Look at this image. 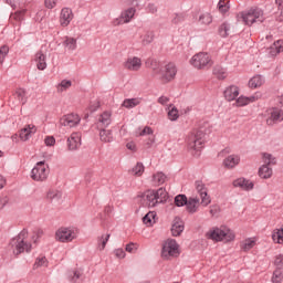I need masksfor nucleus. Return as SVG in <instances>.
<instances>
[{"instance_id": "2", "label": "nucleus", "mask_w": 283, "mask_h": 283, "mask_svg": "<svg viewBox=\"0 0 283 283\" xmlns=\"http://www.w3.org/2000/svg\"><path fill=\"white\" fill-rule=\"evenodd\" d=\"M167 201V190L159 188L158 190H148L144 195L146 207H156L160 202Z\"/></svg>"}, {"instance_id": "40", "label": "nucleus", "mask_w": 283, "mask_h": 283, "mask_svg": "<svg viewBox=\"0 0 283 283\" xmlns=\"http://www.w3.org/2000/svg\"><path fill=\"white\" fill-rule=\"evenodd\" d=\"M98 123H101L102 125H104V127H107V125H109L112 123V113L111 112H104L99 118H98Z\"/></svg>"}, {"instance_id": "62", "label": "nucleus", "mask_w": 283, "mask_h": 283, "mask_svg": "<svg viewBox=\"0 0 283 283\" xmlns=\"http://www.w3.org/2000/svg\"><path fill=\"white\" fill-rule=\"evenodd\" d=\"M140 1L143 0H127V3H129V6H133V8H138V6H140Z\"/></svg>"}, {"instance_id": "13", "label": "nucleus", "mask_w": 283, "mask_h": 283, "mask_svg": "<svg viewBox=\"0 0 283 283\" xmlns=\"http://www.w3.org/2000/svg\"><path fill=\"white\" fill-rule=\"evenodd\" d=\"M76 238V233L67 228H60L55 233L59 242H72Z\"/></svg>"}, {"instance_id": "24", "label": "nucleus", "mask_w": 283, "mask_h": 283, "mask_svg": "<svg viewBox=\"0 0 283 283\" xmlns=\"http://www.w3.org/2000/svg\"><path fill=\"white\" fill-rule=\"evenodd\" d=\"M168 180L169 177L163 171H158L153 175V185L155 187H160V185H165Z\"/></svg>"}, {"instance_id": "32", "label": "nucleus", "mask_w": 283, "mask_h": 283, "mask_svg": "<svg viewBox=\"0 0 283 283\" xmlns=\"http://www.w3.org/2000/svg\"><path fill=\"white\" fill-rule=\"evenodd\" d=\"M263 84H264V78H262V75H255L249 81V87H251V90L262 87Z\"/></svg>"}, {"instance_id": "51", "label": "nucleus", "mask_w": 283, "mask_h": 283, "mask_svg": "<svg viewBox=\"0 0 283 283\" xmlns=\"http://www.w3.org/2000/svg\"><path fill=\"white\" fill-rule=\"evenodd\" d=\"M8 52H10V48H8V45H2L0 48V64H2L6 56H8Z\"/></svg>"}, {"instance_id": "30", "label": "nucleus", "mask_w": 283, "mask_h": 283, "mask_svg": "<svg viewBox=\"0 0 283 283\" xmlns=\"http://www.w3.org/2000/svg\"><path fill=\"white\" fill-rule=\"evenodd\" d=\"M35 62L38 70L43 71L45 67H48V63L45 62V54H43L41 51L35 54Z\"/></svg>"}, {"instance_id": "45", "label": "nucleus", "mask_w": 283, "mask_h": 283, "mask_svg": "<svg viewBox=\"0 0 283 283\" xmlns=\"http://www.w3.org/2000/svg\"><path fill=\"white\" fill-rule=\"evenodd\" d=\"M72 87V81L70 80H63L57 86L56 90L61 94L65 92L66 90H70Z\"/></svg>"}, {"instance_id": "47", "label": "nucleus", "mask_w": 283, "mask_h": 283, "mask_svg": "<svg viewBox=\"0 0 283 283\" xmlns=\"http://www.w3.org/2000/svg\"><path fill=\"white\" fill-rule=\"evenodd\" d=\"M111 234L102 235L98 238V249L103 251L105 247H107V242H109Z\"/></svg>"}, {"instance_id": "22", "label": "nucleus", "mask_w": 283, "mask_h": 283, "mask_svg": "<svg viewBox=\"0 0 283 283\" xmlns=\"http://www.w3.org/2000/svg\"><path fill=\"white\" fill-rule=\"evenodd\" d=\"M240 96V88L235 85H231L224 91V98L229 102L235 101V97Z\"/></svg>"}, {"instance_id": "17", "label": "nucleus", "mask_w": 283, "mask_h": 283, "mask_svg": "<svg viewBox=\"0 0 283 283\" xmlns=\"http://www.w3.org/2000/svg\"><path fill=\"white\" fill-rule=\"evenodd\" d=\"M124 67L128 72H138L143 67V60L138 56L128 57L126 63H124Z\"/></svg>"}, {"instance_id": "57", "label": "nucleus", "mask_w": 283, "mask_h": 283, "mask_svg": "<svg viewBox=\"0 0 283 283\" xmlns=\"http://www.w3.org/2000/svg\"><path fill=\"white\" fill-rule=\"evenodd\" d=\"M44 143L46 147H53V145L56 144V139L52 136H49L44 139Z\"/></svg>"}, {"instance_id": "26", "label": "nucleus", "mask_w": 283, "mask_h": 283, "mask_svg": "<svg viewBox=\"0 0 283 283\" xmlns=\"http://www.w3.org/2000/svg\"><path fill=\"white\" fill-rule=\"evenodd\" d=\"M259 98H260V96H258V95H253V96H250V97L240 96L235 101V106L237 107H244V105H249V103H255V101H258Z\"/></svg>"}, {"instance_id": "25", "label": "nucleus", "mask_w": 283, "mask_h": 283, "mask_svg": "<svg viewBox=\"0 0 283 283\" xmlns=\"http://www.w3.org/2000/svg\"><path fill=\"white\" fill-rule=\"evenodd\" d=\"M199 207H200V199L198 198H189L186 201V209L188 213H196Z\"/></svg>"}, {"instance_id": "14", "label": "nucleus", "mask_w": 283, "mask_h": 283, "mask_svg": "<svg viewBox=\"0 0 283 283\" xmlns=\"http://www.w3.org/2000/svg\"><path fill=\"white\" fill-rule=\"evenodd\" d=\"M78 123H81V116L74 113L64 115L60 119V125H62V127H76Z\"/></svg>"}, {"instance_id": "60", "label": "nucleus", "mask_w": 283, "mask_h": 283, "mask_svg": "<svg viewBox=\"0 0 283 283\" xmlns=\"http://www.w3.org/2000/svg\"><path fill=\"white\" fill-rule=\"evenodd\" d=\"M115 255H116V258H119L120 260H123V258H125V250L116 249L115 250Z\"/></svg>"}, {"instance_id": "56", "label": "nucleus", "mask_w": 283, "mask_h": 283, "mask_svg": "<svg viewBox=\"0 0 283 283\" xmlns=\"http://www.w3.org/2000/svg\"><path fill=\"white\" fill-rule=\"evenodd\" d=\"M126 251L128 253H136V251H138V245L136 243H128L126 245Z\"/></svg>"}, {"instance_id": "7", "label": "nucleus", "mask_w": 283, "mask_h": 283, "mask_svg": "<svg viewBox=\"0 0 283 283\" xmlns=\"http://www.w3.org/2000/svg\"><path fill=\"white\" fill-rule=\"evenodd\" d=\"M48 176H50V167L45 165V161H39L31 171V178L36 182L48 180Z\"/></svg>"}, {"instance_id": "18", "label": "nucleus", "mask_w": 283, "mask_h": 283, "mask_svg": "<svg viewBox=\"0 0 283 283\" xmlns=\"http://www.w3.org/2000/svg\"><path fill=\"white\" fill-rule=\"evenodd\" d=\"M72 19H74L72 9L63 8L60 13V25H62V28H67L70 23H72Z\"/></svg>"}, {"instance_id": "49", "label": "nucleus", "mask_w": 283, "mask_h": 283, "mask_svg": "<svg viewBox=\"0 0 283 283\" xmlns=\"http://www.w3.org/2000/svg\"><path fill=\"white\" fill-rule=\"evenodd\" d=\"M41 266H48V259L45 256H39L33 264V269H41Z\"/></svg>"}, {"instance_id": "5", "label": "nucleus", "mask_w": 283, "mask_h": 283, "mask_svg": "<svg viewBox=\"0 0 283 283\" xmlns=\"http://www.w3.org/2000/svg\"><path fill=\"white\" fill-rule=\"evenodd\" d=\"M241 19L245 25H253L256 21H264V11L258 7L249 9L247 12L241 13Z\"/></svg>"}, {"instance_id": "39", "label": "nucleus", "mask_w": 283, "mask_h": 283, "mask_svg": "<svg viewBox=\"0 0 283 283\" xmlns=\"http://www.w3.org/2000/svg\"><path fill=\"white\" fill-rule=\"evenodd\" d=\"M218 10L221 14H227V12L231 10V4H229V0H219Z\"/></svg>"}, {"instance_id": "55", "label": "nucleus", "mask_w": 283, "mask_h": 283, "mask_svg": "<svg viewBox=\"0 0 283 283\" xmlns=\"http://www.w3.org/2000/svg\"><path fill=\"white\" fill-rule=\"evenodd\" d=\"M146 10L150 14H156V12H158V6H156V3H154V2H150L147 4Z\"/></svg>"}, {"instance_id": "43", "label": "nucleus", "mask_w": 283, "mask_h": 283, "mask_svg": "<svg viewBox=\"0 0 283 283\" xmlns=\"http://www.w3.org/2000/svg\"><path fill=\"white\" fill-rule=\"evenodd\" d=\"M213 74L219 81H224V78H227V71H224L222 66H214Z\"/></svg>"}, {"instance_id": "20", "label": "nucleus", "mask_w": 283, "mask_h": 283, "mask_svg": "<svg viewBox=\"0 0 283 283\" xmlns=\"http://www.w3.org/2000/svg\"><path fill=\"white\" fill-rule=\"evenodd\" d=\"M182 231H185V222L181 218L176 217L171 227V233L175 238H178Z\"/></svg>"}, {"instance_id": "16", "label": "nucleus", "mask_w": 283, "mask_h": 283, "mask_svg": "<svg viewBox=\"0 0 283 283\" xmlns=\"http://www.w3.org/2000/svg\"><path fill=\"white\" fill-rule=\"evenodd\" d=\"M195 185L196 190L201 198V205H203V207L211 205V197H209V195L207 193V187H205V184L202 181H196Z\"/></svg>"}, {"instance_id": "46", "label": "nucleus", "mask_w": 283, "mask_h": 283, "mask_svg": "<svg viewBox=\"0 0 283 283\" xmlns=\"http://www.w3.org/2000/svg\"><path fill=\"white\" fill-rule=\"evenodd\" d=\"M272 240L277 244H283V227L272 234Z\"/></svg>"}, {"instance_id": "31", "label": "nucleus", "mask_w": 283, "mask_h": 283, "mask_svg": "<svg viewBox=\"0 0 283 283\" xmlns=\"http://www.w3.org/2000/svg\"><path fill=\"white\" fill-rule=\"evenodd\" d=\"M198 23L200 25H210V23H213V15L209 12L201 13L199 15Z\"/></svg>"}, {"instance_id": "41", "label": "nucleus", "mask_w": 283, "mask_h": 283, "mask_svg": "<svg viewBox=\"0 0 283 283\" xmlns=\"http://www.w3.org/2000/svg\"><path fill=\"white\" fill-rule=\"evenodd\" d=\"M99 138L102 143H112L114 137L112 136V130L102 129L99 132Z\"/></svg>"}, {"instance_id": "36", "label": "nucleus", "mask_w": 283, "mask_h": 283, "mask_svg": "<svg viewBox=\"0 0 283 283\" xmlns=\"http://www.w3.org/2000/svg\"><path fill=\"white\" fill-rule=\"evenodd\" d=\"M81 277H83V272L78 270H72L69 272V280L73 283H81Z\"/></svg>"}, {"instance_id": "4", "label": "nucleus", "mask_w": 283, "mask_h": 283, "mask_svg": "<svg viewBox=\"0 0 283 283\" xmlns=\"http://www.w3.org/2000/svg\"><path fill=\"white\" fill-rule=\"evenodd\" d=\"M208 238L216 242H231L235 240V234L229 228L221 227L208 232Z\"/></svg>"}, {"instance_id": "19", "label": "nucleus", "mask_w": 283, "mask_h": 283, "mask_svg": "<svg viewBox=\"0 0 283 283\" xmlns=\"http://www.w3.org/2000/svg\"><path fill=\"white\" fill-rule=\"evenodd\" d=\"M81 133H72L67 138V147L71 151H76L81 147Z\"/></svg>"}, {"instance_id": "28", "label": "nucleus", "mask_w": 283, "mask_h": 283, "mask_svg": "<svg viewBox=\"0 0 283 283\" xmlns=\"http://www.w3.org/2000/svg\"><path fill=\"white\" fill-rule=\"evenodd\" d=\"M240 164V157L235 155H230L223 160V165L227 169H233L237 165Z\"/></svg>"}, {"instance_id": "21", "label": "nucleus", "mask_w": 283, "mask_h": 283, "mask_svg": "<svg viewBox=\"0 0 283 283\" xmlns=\"http://www.w3.org/2000/svg\"><path fill=\"white\" fill-rule=\"evenodd\" d=\"M31 134H36V126H34V124H29L24 126V128L20 130L19 136H20V139L25 142L30 139Z\"/></svg>"}, {"instance_id": "10", "label": "nucleus", "mask_w": 283, "mask_h": 283, "mask_svg": "<svg viewBox=\"0 0 283 283\" xmlns=\"http://www.w3.org/2000/svg\"><path fill=\"white\" fill-rule=\"evenodd\" d=\"M159 74V80L161 83H171V81L176 78V74H178V69L176 67V64L168 63L164 66V69H161Z\"/></svg>"}, {"instance_id": "35", "label": "nucleus", "mask_w": 283, "mask_h": 283, "mask_svg": "<svg viewBox=\"0 0 283 283\" xmlns=\"http://www.w3.org/2000/svg\"><path fill=\"white\" fill-rule=\"evenodd\" d=\"M240 247L242 251H245V252L251 251V249L255 247V239L253 238L245 239L240 243Z\"/></svg>"}, {"instance_id": "59", "label": "nucleus", "mask_w": 283, "mask_h": 283, "mask_svg": "<svg viewBox=\"0 0 283 283\" xmlns=\"http://www.w3.org/2000/svg\"><path fill=\"white\" fill-rule=\"evenodd\" d=\"M149 134H154V130H151V127L146 126L142 132H139L138 136H147Z\"/></svg>"}, {"instance_id": "11", "label": "nucleus", "mask_w": 283, "mask_h": 283, "mask_svg": "<svg viewBox=\"0 0 283 283\" xmlns=\"http://www.w3.org/2000/svg\"><path fill=\"white\" fill-rule=\"evenodd\" d=\"M25 14H28V7H17L15 11L10 14L9 22L11 25L21 28V23L25 21Z\"/></svg>"}, {"instance_id": "29", "label": "nucleus", "mask_w": 283, "mask_h": 283, "mask_svg": "<svg viewBox=\"0 0 283 283\" xmlns=\"http://www.w3.org/2000/svg\"><path fill=\"white\" fill-rule=\"evenodd\" d=\"M143 99L140 97H135V98H126L122 106L126 107V109H133V107H138Z\"/></svg>"}, {"instance_id": "34", "label": "nucleus", "mask_w": 283, "mask_h": 283, "mask_svg": "<svg viewBox=\"0 0 283 283\" xmlns=\"http://www.w3.org/2000/svg\"><path fill=\"white\" fill-rule=\"evenodd\" d=\"M146 64L148 67H150L155 76H158V74H160L163 69H160V63L158 61L148 60Z\"/></svg>"}, {"instance_id": "53", "label": "nucleus", "mask_w": 283, "mask_h": 283, "mask_svg": "<svg viewBox=\"0 0 283 283\" xmlns=\"http://www.w3.org/2000/svg\"><path fill=\"white\" fill-rule=\"evenodd\" d=\"M49 200H59L61 198V191L59 190H50L46 195Z\"/></svg>"}, {"instance_id": "15", "label": "nucleus", "mask_w": 283, "mask_h": 283, "mask_svg": "<svg viewBox=\"0 0 283 283\" xmlns=\"http://www.w3.org/2000/svg\"><path fill=\"white\" fill-rule=\"evenodd\" d=\"M269 117L266 118V125H275V123H282L283 120V109L271 108L268 111Z\"/></svg>"}, {"instance_id": "1", "label": "nucleus", "mask_w": 283, "mask_h": 283, "mask_svg": "<svg viewBox=\"0 0 283 283\" xmlns=\"http://www.w3.org/2000/svg\"><path fill=\"white\" fill-rule=\"evenodd\" d=\"M10 247L13 254L21 255V253H30L32 251V242L27 229H23L15 238L10 241Z\"/></svg>"}, {"instance_id": "6", "label": "nucleus", "mask_w": 283, "mask_h": 283, "mask_svg": "<svg viewBox=\"0 0 283 283\" xmlns=\"http://www.w3.org/2000/svg\"><path fill=\"white\" fill-rule=\"evenodd\" d=\"M180 255V245L174 239L165 241L161 250V258L164 260H171V258H178Z\"/></svg>"}, {"instance_id": "3", "label": "nucleus", "mask_w": 283, "mask_h": 283, "mask_svg": "<svg viewBox=\"0 0 283 283\" xmlns=\"http://www.w3.org/2000/svg\"><path fill=\"white\" fill-rule=\"evenodd\" d=\"M188 149L192 151H200L205 147V130L202 129H193L188 135Z\"/></svg>"}, {"instance_id": "50", "label": "nucleus", "mask_w": 283, "mask_h": 283, "mask_svg": "<svg viewBox=\"0 0 283 283\" xmlns=\"http://www.w3.org/2000/svg\"><path fill=\"white\" fill-rule=\"evenodd\" d=\"M64 46L69 50H74L76 48V39L74 38H64Z\"/></svg>"}, {"instance_id": "64", "label": "nucleus", "mask_w": 283, "mask_h": 283, "mask_svg": "<svg viewBox=\"0 0 283 283\" xmlns=\"http://www.w3.org/2000/svg\"><path fill=\"white\" fill-rule=\"evenodd\" d=\"M126 147L130 151H136V144L134 142H129L128 144H126Z\"/></svg>"}, {"instance_id": "44", "label": "nucleus", "mask_w": 283, "mask_h": 283, "mask_svg": "<svg viewBox=\"0 0 283 283\" xmlns=\"http://www.w3.org/2000/svg\"><path fill=\"white\" fill-rule=\"evenodd\" d=\"M133 176H143L145 174V166L143 163H137L136 166L130 170Z\"/></svg>"}, {"instance_id": "27", "label": "nucleus", "mask_w": 283, "mask_h": 283, "mask_svg": "<svg viewBox=\"0 0 283 283\" xmlns=\"http://www.w3.org/2000/svg\"><path fill=\"white\" fill-rule=\"evenodd\" d=\"M283 52V41H275L269 49L270 56H277V54Z\"/></svg>"}, {"instance_id": "12", "label": "nucleus", "mask_w": 283, "mask_h": 283, "mask_svg": "<svg viewBox=\"0 0 283 283\" xmlns=\"http://www.w3.org/2000/svg\"><path fill=\"white\" fill-rule=\"evenodd\" d=\"M135 15L136 8L130 7L124 10L118 18L113 20V25H124V23H129Z\"/></svg>"}, {"instance_id": "33", "label": "nucleus", "mask_w": 283, "mask_h": 283, "mask_svg": "<svg viewBox=\"0 0 283 283\" xmlns=\"http://www.w3.org/2000/svg\"><path fill=\"white\" fill-rule=\"evenodd\" d=\"M15 98L22 103V105H25L28 103V92L25 88H17L14 92Z\"/></svg>"}, {"instance_id": "58", "label": "nucleus", "mask_w": 283, "mask_h": 283, "mask_svg": "<svg viewBox=\"0 0 283 283\" xmlns=\"http://www.w3.org/2000/svg\"><path fill=\"white\" fill-rule=\"evenodd\" d=\"M44 6L49 10H52V8H56V0H44Z\"/></svg>"}, {"instance_id": "9", "label": "nucleus", "mask_w": 283, "mask_h": 283, "mask_svg": "<svg viewBox=\"0 0 283 283\" xmlns=\"http://www.w3.org/2000/svg\"><path fill=\"white\" fill-rule=\"evenodd\" d=\"M262 157H263V163H265V165H263L259 169V176H260V178H263L264 180H266V179L271 178V176H273V169L269 166L275 165V159L273 158V156L271 154H266V153H263Z\"/></svg>"}, {"instance_id": "8", "label": "nucleus", "mask_w": 283, "mask_h": 283, "mask_svg": "<svg viewBox=\"0 0 283 283\" xmlns=\"http://www.w3.org/2000/svg\"><path fill=\"white\" fill-rule=\"evenodd\" d=\"M190 63L197 70H202L203 67H211V65H213V61L211 60V56H209V53H206V52H199L195 54L190 60Z\"/></svg>"}, {"instance_id": "37", "label": "nucleus", "mask_w": 283, "mask_h": 283, "mask_svg": "<svg viewBox=\"0 0 283 283\" xmlns=\"http://www.w3.org/2000/svg\"><path fill=\"white\" fill-rule=\"evenodd\" d=\"M7 3L17 10V8H28V0H7Z\"/></svg>"}, {"instance_id": "52", "label": "nucleus", "mask_w": 283, "mask_h": 283, "mask_svg": "<svg viewBox=\"0 0 283 283\" xmlns=\"http://www.w3.org/2000/svg\"><path fill=\"white\" fill-rule=\"evenodd\" d=\"M283 280L282 270H275L272 276L273 283H281Z\"/></svg>"}, {"instance_id": "42", "label": "nucleus", "mask_w": 283, "mask_h": 283, "mask_svg": "<svg viewBox=\"0 0 283 283\" xmlns=\"http://www.w3.org/2000/svg\"><path fill=\"white\" fill-rule=\"evenodd\" d=\"M220 36H229V34H233V29H231L230 24L223 23L219 28Z\"/></svg>"}, {"instance_id": "54", "label": "nucleus", "mask_w": 283, "mask_h": 283, "mask_svg": "<svg viewBox=\"0 0 283 283\" xmlns=\"http://www.w3.org/2000/svg\"><path fill=\"white\" fill-rule=\"evenodd\" d=\"M168 118L169 120H178V108L172 107L170 111H168Z\"/></svg>"}, {"instance_id": "48", "label": "nucleus", "mask_w": 283, "mask_h": 283, "mask_svg": "<svg viewBox=\"0 0 283 283\" xmlns=\"http://www.w3.org/2000/svg\"><path fill=\"white\" fill-rule=\"evenodd\" d=\"M187 196L185 195H178L177 197H175L176 207H185V205L187 206Z\"/></svg>"}, {"instance_id": "61", "label": "nucleus", "mask_w": 283, "mask_h": 283, "mask_svg": "<svg viewBox=\"0 0 283 283\" xmlns=\"http://www.w3.org/2000/svg\"><path fill=\"white\" fill-rule=\"evenodd\" d=\"M98 107H101V102L96 101V102H94V103L90 106V109H91V112H96V109H98Z\"/></svg>"}, {"instance_id": "23", "label": "nucleus", "mask_w": 283, "mask_h": 283, "mask_svg": "<svg viewBox=\"0 0 283 283\" xmlns=\"http://www.w3.org/2000/svg\"><path fill=\"white\" fill-rule=\"evenodd\" d=\"M233 187H240V189H243L244 191H251V189H253V181L239 178L233 181Z\"/></svg>"}, {"instance_id": "63", "label": "nucleus", "mask_w": 283, "mask_h": 283, "mask_svg": "<svg viewBox=\"0 0 283 283\" xmlns=\"http://www.w3.org/2000/svg\"><path fill=\"white\" fill-rule=\"evenodd\" d=\"M158 103H159L160 105H167V103H169V97H167V96H161V97L158 98Z\"/></svg>"}, {"instance_id": "38", "label": "nucleus", "mask_w": 283, "mask_h": 283, "mask_svg": "<svg viewBox=\"0 0 283 283\" xmlns=\"http://www.w3.org/2000/svg\"><path fill=\"white\" fill-rule=\"evenodd\" d=\"M144 224L147 227H151V224L156 223V212L150 211L143 218Z\"/></svg>"}]
</instances>
